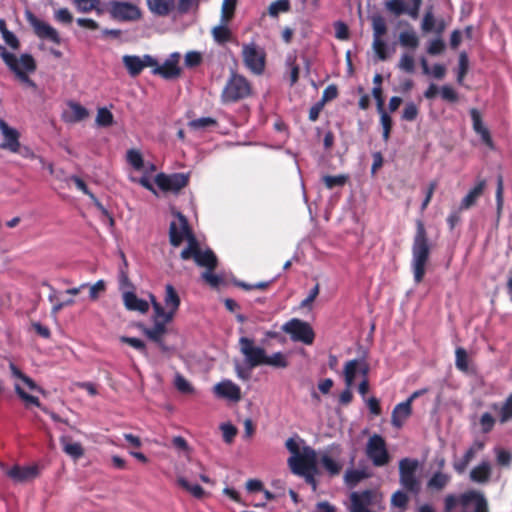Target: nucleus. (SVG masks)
Listing matches in <instances>:
<instances>
[{
  "mask_svg": "<svg viewBox=\"0 0 512 512\" xmlns=\"http://www.w3.org/2000/svg\"><path fill=\"white\" fill-rule=\"evenodd\" d=\"M411 267L414 282L419 284L426 274V266L430 258V244L425 225L422 220L416 221V232L412 244Z\"/></svg>",
  "mask_w": 512,
  "mask_h": 512,
  "instance_id": "obj_1",
  "label": "nucleus"
},
{
  "mask_svg": "<svg viewBox=\"0 0 512 512\" xmlns=\"http://www.w3.org/2000/svg\"><path fill=\"white\" fill-rule=\"evenodd\" d=\"M0 57L11 72L23 83L35 87L34 81L29 78V73H34L37 69L36 61L31 54H22L17 58L15 54L6 50L0 44Z\"/></svg>",
  "mask_w": 512,
  "mask_h": 512,
  "instance_id": "obj_2",
  "label": "nucleus"
},
{
  "mask_svg": "<svg viewBox=\"0 0 512 512\" xmlns=\"http://www.w3.org/2000/svg\"><path fill=\"white\" fill-rule=\"evenodd\" d=\"M457 505L462 507L461 512H489L486 497L476 490L462 493L459 497L452 494L447 495L444 500V512H452Z\"/></svg>",
  "mask_w": 512,
  "mask_h": 512,
  "instance_id": "obj_3",
  "label": "nucleus"
},
{
  "mask_svg": "<svg viewBox=\"0 0 512 512\" xmlns=\"http://www.w3.org/2000/svg\"><path fill=\"white\" fill-rule=\"evenodd\" d=\"M252 93L250 82L243 75L231 73L221 93L223 103H235L247 98Z\"/></svg>",
  "mask_w": 512,
  "mask_h": 512,
  "instance_id": "obj_4",
  "label": "nucleus"
},
{
  "mask_svg": "<svg viewBox=\"0 0 512 512\" xmlns=\"http://www.w3.org/2000/svg\"><path fill=\"white\" fill-rule=\"evenodd\" d=\"M418 468L417 459L403 458L399 461V483L406 492L415 496L421 491V481L416 475Z\"/></svg>",
  "mask_w": 512,
  "mask_h": 512,
  "instance_id": "obj_5",
  "label": "nucleus"
},
{
  "mask_svg": "<svg viewBox=\"0 0 512 512\" xmlns=\"http://www.w3.org/2000/svg\"><path fill=\"white\" fill-rule=\"evenodd\" d=\"M242 59L246 68L255 75H261L266 67V52L256 43L242 45Z\"/></svg>",
  "mask_w": 512,
  "mask_h": 512,
  "instance_id": "obj_6",
  "label": "nucleus"
},
{
  "mask_svg": "<svg viewBox=\"0 0 512 512\" xmlns=\"http://www.w3.org/2000/svg\"><path fill=\"white\" fill-rule=\"evenodd\" d=\"M365 454L375 467L386 466L391 460L386 441L379 434H373L368 439Z\"/></svg>",
  "mask_w": 512,
  "mask_h": 512,
  "instance_id": "obj_7",
  "label": "nucleus"
},
{
  "mask_svg": "<svg viewBox=\"0 0 512 512\" xmlns=\"http://www.w3.org/2000/svg\"><path fill=\"white\" fill-rule=\"evenodd\" d=\"M282 331L290 335L294 342H301L305 345H312L315 339V332L312 326L301 319L292 318L282 326Z\"/></svg>",
  "mask_w": 512,
  "mask_h": 512,
  "instance_id": "obj_8",
  "label": "nucleus"
},
{
  "mask_svg": "<svg viewBox=\"0 0 512 512\" xmlns=\"http://www.w3.org/2000/svg\"><path fill=\"white\" fill-rule=\"evenodd\" d=\"M165 298L164 302L168 311H165L163 306L156 300L153 295H150L152 307L156 317L165 318L166 322H171L175 312L178 310L180 305V297L175 290V288L171 284H167L165 287Z\"/></svg>",
  "mask_w": 512,
  "mask_h": 512,
  "instance_id": "obj_9",
  "label": "nucleus"
},
{
  "mask_svg": "<svg viewBox=\"0 0 512 512\" xmlns=\"http://www.w3.org/2000/svg\"><path fill=\"white\" fill-rule=\"evenodd\" d=\"M288 465L295 475H306L308 472H316L317 454L310 446H304L302 453L291 456Z\"/></svg>",
  "mask_w": 512,
  "mask_h": 512,
  "instance_id": "obj_10",
  "label": "nucleus"
},
{
  "mask_svg": "<svg viewBox=\"0 0 512 512\" xmlns=\"http://www.w3.org/2000/svg\"><path fill=\"white\" fill-rule=\"evenodd\" d=\"M156 185L163 192H171L178 194L189 183V174L173 173L165 174L158 173L154 179Z\"/></svg>",
  "mask_w": 512,
  "mask_h": 512,
  "instance_id": "obj_11",
  "label": "nucleus"
},
{
  "mask_svg": "<svg viewBox=\"0 0 512 512\" xmlns=\"http://www.w3.org/2000/svg\"><path fill=\"white\" fill-rule=\"evenodd\" d=\"M109 13L111 18L117 21H137L142 13L139 7L131 2L114 0L109 3Z\"/></svg>",
  "mask_w": 512,
  "mask_h": 512,
  "instance_id": "obj_12",
  "label": "nucleus"
},
{
  "mask_svg": "<svg viewBox=\"0 0 512 512\" xmlns=\"http://www.w3.org/2000/svg\"><path fill=\"white\" fill-rule=\"evenodd\" d=\"M25 17L38 38L49 40L57 45L61 43L58 31L50 24L36 17L31 11H26Z\"/></svg>",
  "mask_w": 512,
  "mask_h": 512,
  "instance_id": "obj_13",
  "label": "nucleus"
},
{
  "mask_svg": "<svg viewBox=\"0 0 512 512\" xmlns=\"http://www.w3.org/2000/svg\"><path fill=\"white\" fill-rule=\"evenodd\" d=\"M240 352L244 355L250 368L264 365L266 351L254 345V340L248 337L239 339Z\"/></svg>",
  "mask_w": 512,
  "mask_h": 512,
  "instance_id": "obj_14",
  "label": "nucleus"
},
{
  "mask_svg": "<svg viewBox=\"0 0 512 512\" xmlns=\"http://www.w3.org/2000/svg\"><path fill=\"white\" fill-rule=\"evenodd\" d=\"M178 221H172L169 226V241L173 247H178L184 239L193 235L187 218L181 212H175Z\"/></svg>",
  "mask_w": 512,
  "mask_h": 512,
  "instance_id": "obj_15",
  "label": "nucleus"
},
{
  "mask_svg": "<svg viewBox=\"0 0 512 512\" xmlns=\"http://www.w3.org/2000/svg\"><path fill=\"white\" fill-rule=\"evenodd\" d=\"M122 62L131 77H137L146 67H154L157 65V60L149 54H145L143 57L124 55Z\"/></svg>",
  "mask_w": 512,
  "mask_h": 512,
  "instance_id": "obj_16",
  "label": "nucleus"
},
{
  "mask_svg": "<svg viewBox=\"0 0 512 512\" xmlns=\"http://www.w3.org/2000/svg\"><path fill=\"white\" fill-rule=\"evenodd\" d=\"M369 371L370 366L365 358L347 361L344 366V379L347 387L353 385L357 373L361 374L363 379H368Z\"/></svg>",
  "mask_w": 512,
  "mask_h": 512,
  "instance_id": "obj_17",
  "label": "nucleus"
},
{
  "mask_svg": "<svg viewBox=\"0 0 512 512\" xmlns=\"http://www.w3.org/2000/svg\"><path fill=\"white\" fill-rule=\"evenodd\" d=\"M14 389L18 397L25 403L26 408H29L30 406H36L45 414L49 415L54 422H60L65 425H69V421L67 419L61 418L58 414L43 406L37 397L25 392V390L19 384H15Z\"/></svg>",
  "mask_w": 512,
  "mask_h": 512,
  "instance_id": "obj_18",
  "label": "nucleus"
},
{
  "mask_svg": "<svg viewBox=\"0 0 512 512\" xmlns=\"http://www.w3.org/2000/svg\"><path fill=\"white\" fill-rule=\"evenodd\" d=\"M375 492L371 489H366L361 492H352L350 494L351 506L350 512H374L368 507L373 504Z\"/></svg>",
  "mask_w": 512,
  "mask_h": 512,
  "instance_id": "obj_19",
  "label": "nucleus"
},
{
  "mask_svg": "<svg viewBox=\"0 0 512 512\" xmlns=\"http://www.w3.org/2000/svg\"><path fill=\"white\" fill-rule=\"evenodd\" d=\"M0 130L4 138L0 147L13 153H18L20 150L19 132L10 127L3 119H0Z\"/></svg>",
  "mask_w": 512,
  "mask_h": 512,
  "instance_id": "obj_20",
  "label": "nucleus"
},
{
  "mask_svg": "<svg viewBox=\"0 0 512 512\" xmlns=\"http://www.w3.org/2000/svg\"><path fill=\"white\" fill-rule=\"evenodd\" d=\"M6 475L14 482L23 483L33 480L39 476V467L37 465L19 466L14 465L6 471Z\"/></svg>",
  "mask_w": 512,
  "mask_h": 512,
  "instance_id": "obj_21",
  "label": "nucleus"
},
{
  "mask_svg": "<svg viewBox=\"0 0 512 512\" xmlns=\"http://www.w3.org/2000/svg\"><path fill=\"white\" fill-rule=\"evenodd\" d=\"M215 394L224 399L238 402L241 399V389L230 380H224L214 386Z\"/></svg>",
  "mask_w": 512,
  "mask_h": 512,
  "instance_id": "obj_22",
  "label": "nucleus"
},
{
  "mask_svg": "<svg viewBox=\"0 0 512 512\" xmlns=\"http://www.w3.org/2000/svg\"><path fill=\"white\" fill-rule=\"evenodd\" d=\"M486 188V180L479 179L473 188L461 200L459 210H468L476 205L478 199L483 195Z\"/></svg>",
  "mask_w": 512,
  "mask_h": 512,
  "instance_id": "obj_23",
  "label": "nucleus"
},
{
  "mask_svg": "<svg viewBox=\"0 0 512 512\" xmlns=\"http://www.w3.org/2000/svg\"><path fill=\"white\" fill-rule=\"evenodd\" d=\"M412 414V405L409 403V401H404L399 404H397L391 415V423L396 428H401L405 421L411 416Z\"/></svg>",
  "mask_w": 512,
  "mask_h": 512,
  "instance_id": "obj_24",
  "label": "nucleus"
},
{
  "mask_svg": "<svg viewBox=\"0 0 512 512\" xmlns=\"http://www.w3.org/2000/svg\"><path fill=\"white\" fill-rule=\"evenodd\" d=\"M166 322L165 318L156 317L154 313V326L151 328L144 327L142 329L143 334L153 342H160L163 335L166 333Z\"/></svg>",
  "mask_w": 512,
  "mask_h": 512,
  "instance_id": "obj_25",
  "label": "nucleus"
},
{
  "mask_svg": "<svg viewBox=\"0 0 512 512\" xmlns=\"http://www.w3.org/2000/svg\"><path fill=\"white\" fill-rule=\"evenodd\" d=\"M148 9L156 16L166 17L175 10V0H146Z\"/></svg>",
  "mask_w": 512,
  "mask_h": 512,
  "instance_id": "obj_26",
  "label": "nucleus"
},
{
  "mask_svg": "<svg viewBox=\"0 0 512 512\" xmlns=\"http://www.w3.org/2000/svg\"><path fill=\"white\" fill-rule=\"evenodd\" d=\"M152 73L160 75L162 78L170 80L179 77L181 69L178 67L176 61L167 60L162 65L152 67Z\"/></svg>",
  "mask_w": 512,
  "mask_h": 512,
  "instance_id": "obj_27",
  "label": "nucleus"
},
{
  "mask_svg": "<svg viewBox=\"0 0 512 512\" xmlns=\"http://www.w3.org/2000/svg\"><path fill=\"white\" fill-rule=\"evenodd\" d=\"M491 464L488 461H482L470 471V480L474 483L484 484L491 478Z\"/></svg>",
  "mask_w": 512,
  "mask_h": 512,
  "instance_id": "obj_28",
  "label": "nucleus"
},
{
  "mask_svg": "<svg viewBox=\"0 0 512 512\" xmlns=\"http://www.w3.org/2000/svg\"><path fill=\"white\" fill-rule=\"evenodd\" d=\"M123 302L127 310L146 313L149 310L147 301L140 299L134 292H125Z\"/></svg>",
  "mask_w": 512,
  "mask_h": 512,
  "instance_id": "obj_29",
  "label": "nucleus"
},
{
  "mask_svg": "<svg viewBox=\"0 0 512 512\" xmlns=\"http://www.w3.org/2000/svg\"><path fill=\"white\" fill-rule=\"evenodd\" d=\"M68 106L70 108V112L65 113L63 115V118L66 122H69V123L80 122V121L86 119L89 115L88 110L79 103L69 102Z\"/></svg>",
  "mask_w": 512,
  "mask_h": 512,
  "instance_id": "obj_30",
  "label": "nucleus"
},
{
  "mask_svg": "<svg viewBox=\"0 0 512 512\" xmlns=\"http://www.w3.org/2000/svg\"><path fill=\"white\" fill-rule=\"evenodd\" d=\"M371 477L367 469H348L344 474V482L350 488H354L364 479Z\"/></svg>",
  "mask_w": 512,
  "mask_h": 512,
  "instance_id": "obj_31",
  "label": "nucleus"
},
{
  "mask_svg": "<svg viewBox=\"0 0 512 512\" xmlns=\"http://www.w3.org/2000/svg\"><path fill=\"white\" fill-rule=\"evenodd\" d=\"M195 262L201 267L207 268V270H215L218 264V260L214 252L210 249L205 251H199L195 257Z\"/></svg>",
  "mask_w": 512,
  "mask_h": 512,
  "instance_id": "obj_32",
  "label": "nucleus"
},
{
  "mask_svg": "<svg viewBox=\"0 0 512 512\" xmlns=\"http://www.w3.org/2000/svg\"><path fill=\"white\" fill-rule=\"evenodd\" d=\"M9 369L13 377L20 379L30 390L44 394V389L36 384V382L24 374L13 362L9 364Z\"/></svg>",
  "mask_w": 512,
  "mask_h": 512,
  "instance_id": "obj_33",
  "label": "nucleus"
},
{
  "mask_svg": "<svg viewBox=\"0 0 512 512\" xmlns=\"http://www.w3.org/2000/svg\"><path fill=\"white\" fill-rule=\"evenodd\" d=\"M60 442L63 445V451L74 459H79L84 455V449L80 443H70L66 436L60 437Z\"/></svg>",
  "mask_w": 512,
  "mask_h": 512,
  "instance_id": "obj_34",
  "label": "nucleus"
},
{
  "mask_svg": "<svg viewBox=\"0 0 512 512\" xmlns=\"http://www.w3.org/2000/svg\"><path fill=\"white\" fill-rule=\"evenodd\" d=\"M321 466L330 476H337L342 470V464L330 457L328 454H323L320 458Z\"/></svg>",
  "mask_w": 512,
  "mask_h": 512,
  "instance_id": "obj_35",
  "label": "nucleus"
},
{
  "mask_svg": "<svg viewBox=\"0 0 512 512\" xmlns=\"http://www.w3.org/2000/svg\"><path fill=\"white\" fill-rule=\"evenodd\" d=\"M450 476L448 474H444L440 471L435 472L432 477L427 482V487L429 489H434L437 491L442 490L449 483Z\"/></svg>",
  "mask_w": 512,
  "mask_h": 512,
  "instance_id": "obj_36",
  "label": "nucleus"
},
{
  "mask_svg": "<svg viewBox=\"0 0 512 512\" xmlns=\"http://www.w3.org/2000/svg\"><path fill=\"white\" fill-rule=\"evenodd\" d=\"M227 23L223 25L215 26L212 29V36L215 42L218 44H225L232 39V32L226 25Z\"/></svg>",
  "mask_w": 512,
  "mask_h": 512,
  "instance_id": "obj_37",
  "label": "nucleus"
},
{
  "mask_svg": "<svg viewBox=\"0 0 512 512\" xmlns=\"http://www.w3.org/2000/svg\"><path fill=\"white\" fill-rule=\"evenodd\" d=\"M373 29V39H381L387 33L385 19L380 14H374L371 17Z\"/></svg>",
  "mask_w": 512,
  "mask_h": 512,
  "instance_id": "obj_38",
  "label": "nucleus"
},
{
  "mask_svg": "<svg viewBox=\"0 0 512 512\" xmlns=\"http://www.w3.org/2000/svg\"><path fill=\"white\" fill-rule=\"evenodd\" d=\"M495 198H496V220H497V222H499L502 217V211H503V206H504V185H503L502 176H499L497 179Z\"/></svg>",
  "mask_w": 512,
  "mask_h": 512,
  "instance_id": "obj_39",
  "label": "nucleus"
},
{
  "mask_svg": "<svg viewBox=\"0 0 512 512\" xmlns=\"http://www.w3.org/2000/svg\"><path fill=\"white\" fill-rule=\"evenodd\" d=\"M399 43L402 47L416 49L419 46V38L413 30L403 31L399 34Z\"/></svg>",
  "mask_w": 512,
  "mask_h": 512,
  "instance_id": "obj_40",
  "label": "nucleus"
},
{
  "mask_svg": "<svg viewBox=\"0 0 512 512\" xmlns=\"http://www.w3.org/2000/svg\"><path fill=\"white\" fill-rule=\"evenodd\" d=\"M385 9L391 15L399 17L406 13L407 3L404 0H388L385 2Z\"/></svg>",
  "mask_w": 512,
  "mask_h": 512,
  "instance_id": "obj_41",
  "label": "nucleus"
},
{
  "mask_svg": "<svg viewBox=\"0 0 512 512\" xmlns=\"http://www.w3.org/2000/svg\"><path fill=\"white\" fill-rule=\"evenodd\" d=\"M187 240L188 246L181 251L180 256L183 260H188L190 258L195 260V257L200 251L199 244L194 235L190 236Z\"/></svg>",
  "mask_w": 512,
  "mask_h": 512,
  "instance_id": "obj_42",
  "label": "nucleus"
},
{
  "mask_svg": "<svg viewBox=\"0 0 512 512\" xmlns=\"http://www.w3.org/2000/svg\"><path fill=\"white\" fill-rule=\"evenodd\" d=\"M403 488L401 490L395 491L391 496V504L392 506L399 508L402 511H405L408 507L409 497Z\"/></svg>",
  "mask_w": 512,
  "mask_h": 512,
  "instance_id": "obj_43",
  "label": "nucleus"
},
{
  "mask_svg": "<svg viewBox=\"0 0 512 512\" xmlns=\"http://www.w3.org/2000/svg\"><path fill=\"white\" fill-rule=\"evenodd\" d=\"M237 0H223L221 8V21L223 23L230 22L235 14Z\"/></svg>",
  "mask_w": 512,
  "mask_h": 512,
  "instance_id": "obj_44",
  "label": "nucleus"
},
{
  "mask_svg": "<svg viewBox=\"0 0 512 512\" xmlns=\"http://www.w3.org/2000/svg\"><path fill=\"white\" fill-rule=\"evenodd\" d=\"M177 483L180 487L191 493L195 498H202L204 496V489L198 484H191L186 478L179 477Z\"/></svg>",
  "mask_w": 512,
  "mask_h": 512,
  "instance_id": "obj_45",
  "label": "nucleus"
},
{
  "mask_svg": "<svg viewBox=\"0 0 512 512\" xmlns=\"http://www.w3.org/2000/svg\"><path fill=\"white\" fill-rule=\"evenodd\" d=\"M264 365L272 366L275 368H286L288 361L282 352H276L271 356L265 355Z\"/></svg>",
  "mask_w": 512,
  "mask_h": 512,
  "instance_id": "obj_46",
  "label": "nucleus"
},
{
  "mask_svg": "<svg viewBox=\"0 0 512 512\" xmlns=\"http://www.w3.org/2000/svg\"><path fill=\"white\" fill-rule=\"evenodd\" d=\"M455 366L461 372H467L469 369L468 354L462 347H458L455 350Z\"/></svg>",
  "mask_w": 512,
  "mask_h": 512,
  "instance_id": "obj_47",
  "label": "nucleus"
},
{
  "mask_svg": "<svg viewBox=\"0 0 512 512\" xmlns=\"http://www.w3.org/2000/svg\"><path fill=\"white\" fill-rule=\"evenodd\" d=\"M475 458L473 451H469L468 449L464 453L463 457L459 460H455L453 462V468L458 474H463L470 462Z\"/></svg>",
  "mask_w": 512,
  "mask_h": 512,
  "instance_id": "obj_48",
  "label": "nucleus"
},
{
  "mask_svg": "<svg viewBox=\"0 0 512 512\" xmlns=\"http://www.w3.org/2000/svg\"><path fill=\"white\" fill-rule=\"evenodd\" d=\"M99 3V0H74V5L77 11L81 13H88L93 10H96L98 13H101V10L98 9Z\"/></svg>",
  "mask_w": 512,
  "mask_h": 512,
  "instance_id": "obj_49",
  "label": "nucleus"
},
{
  "mask_svg": "<svg viewBox=\"0 0 512 512\" xmlns=\"http://www.w3.org/2000/svg\"><path fill=\"white\" fill-rule=\"evenodd\" d=\"M512 420V393L503 402L499 411V421L504 424Z\"/></svg>",
  "mask_w": 512,
  "mask_h": 512,
  "instance_id": "obj_50",
  "label": "nucleus"
},
{
  "mask_svg": "<svg viewBox=\"0 0 512 512\" xmlns=\"http://www.w3.org/2000/svg\"><path fill=\"white\" fill-rule=\"evenodd\" d=\"M290 10L289 0H276L269 5L268 13L271 17H277L279 13H285Z\"/></svg>",
  "mask_w": 512,
  "mask_h": 512,
  "instance_id": "obj_51",
  "label": "nucleus"
},
{
  "mask_svg": "<svg viewBox=\"0 0 512 512\" xmlns=\"http://www.w3.org/2000/svg\"><path fill=\"white\" fill-rule=\"evenodd\" d=\"M380 114V123L383 129L382 137L385 142H387L390 138L393 121L391 116L384 110L383 112H379Z\"/></svg>",
  "mask_w": 512,
  "mask_h": 512,
  "instance_id": "obj_52",
  "label": "nucleus"
},
{
  "mask_svg": "<svg viewBox=\"0 0 512 512\" xmlns=\"http://www.w3.org/2000/svg\"><path fill=\"white\" fill-rule=\"evenodd\" d=\"M322 180H323V183L326 186V188L333 189L334 187H337V186H340V187L344 186L348 181V176L347 175H336V176L325 175L322 178Z\"/></svg>",
  "mask_w": 512,
  "mask_h": 512,
  "instance_id": "obj_53",
  "label": "nucleus"
},
{
  "mask_svg": "<svg viewBox=\"0 0 512 512\" xmlns=\"http://www.w3.org/2000/svg\"><path fill=\"white\" fill-rule=\"evenodd\" d=\"M127 161L135 170H142L144 167V160L142 154L135 149L127 151Z\"/></svg>",
  "mask_w": 512,
  "mask_h": 512,
  "instance_id": "obj_54",
  "label": "nucleus"
},
{
  "mask_svg": "<svg viewBox=\"0 0 512 512\" xmlns=\"http://www.w3.org/2000/svg\"><path fill=\"white\" fill-rule=\"evenodd\" d=\"M495 423H496V420L491 413H489V412L483 413L479 419V425L481 428V432L484 434L490 433L493 430Z\"/></svg>",
  "mask_w": 512,
  "mask_h": 512,
  "instance_id": "obj_55",
  "label": "nucleus"
},
{
  "mask_svg": "<svg viewBox=\"0 0 512 512\" xmlns=\"http://www.w3.org/2000/svg\"><path fill=\"white\" fill-rule=\"evenodd\" d=\"M174 385L176 389L183 394H192L194 392V388L190 382L179 373L175 376Z\"/></svg>",
  "mask_w": 512,
  "mask_h": 512,
  "instance_id": "obj_56",
  "label": "nucleus"
},
{
  "mask_svg": "<svg viewBox=\"0 0 512 512\" xmlns=\"http://www.w3.org/2000/svg\"><path fill=\"white\" fill-rule=\"evenodd\" d=\"M113 114L107 108H100L97 112L96 122L99 126L108 127L113 124Z\"/></svg>",
  "mask_w": 512,
  "mask_h": 512,
  "instance_id": "obj_57",
  "label": "nucleus"
},
{
  "mask_svg": "<svg viewBox=\"0 0 512 512\" xmlns=\"http://www.w3.org/2000/svg\"><path fill=\"white\" fill-rule=\"evenodd\" d=\"M398 68L406 73H413L415 71V61L412 55L404 53L398 63Z\"/></svg>",
  "mask_w": 512,
  "mask_h": 512,
  "instance_id": "obj_58",
  "label": "nucleus"
},
{
  "mask_svg": "<svg viewBox=\"0 0 512 512\" xmlns=\"http://www.w3.org/2000/svg\"><path fill=\"white\" fill-rule=\"evenodd\" d=\"M469 69V59L466 52H461L459 55V69L457 74V82L461 84L464 80Z\"/></svg>",
  "mask_w": 512,
  "mask_h": 512,
  "instance_id": "obj_59",
  "label": "nucleus"
},
{
  "mask_svg": "<svg viewBox=\"0 0 512 512\" xmlns=\"http://www.w3.org/2000/svg\"><path fill=\"white\" fill-rule=\"evenodd\" d=\"M217 121L216 119L212 117H201L198 119H194L189 122V126L192 129L199 130V129H205L207 127L216 126Z\"/></svg>",
  "mask_w": 512,
  "mask_h": 512,
  "instance_id": "obj_60",
  "label": "nucleus"
},
{
  "mask_svg": "<svg viewBox=\"0 0 512 512\" xmlns=\"http://www.w3.org/2000/svg\"><path fill=\"white\" fill-rule=\"evenodd\" d=\"M435 24H436V19L433 14L432 7H430L424 14V17H423L422 23H421V29L425 33L432 32Z\"/></svg>",
  "mask_w": 512,
  "mask_h": 512,
  "instance_id": "obj_61",
  "label": "nucleus"
},
{
  "mask_svg": "<svg viewBox=\"0 0 512 512\" xmlns=\"http://www.w3.org/2000/svg\"><path fill=\"white\" fill-rule=\"evenodd\" d=\"M120 341L122 343L128 344L129 346L133 347L134 349L138 350L140 353L144 355L147 354L146 345L141 339L128 336H121Z\"/></svg>",
  "mask_w": 512,
  "mask_h": 512,
  "instance_id": "obj_62",
  "label": "nucleus"
},
{
  "mask_svg": "<svg viewBox=\"0 0 512 512\" xmlns=\"http://www.w3.org/2000/svg\"><path fill=\"white\" fill-rule=\"evenodd\" d=\"M419 114V109L415 103L409 102L405 105L402 112V119L405 121L412 122L416 120Z\"/></svg>",
  "mask_w": 512,
  "mask_h": 512,
  "instance_id": "obj_63",
  "label": "nucleus"
},
{
  "mask_svg": "<svg viewBox=\"0 0 512 512\" xmlns=\"http://www.w3.org/2000/svg\"><path fill=\"white\" fill-rule=\"evenodd\" d=\"M220 429L223 434V440L228 444L232 443L237 435V428L230 423H224L220 426Z\"/></svg>",
  "mask_w": 512,
  "mask_h": 512,
  "instance_id": "obj_64",
  "label": "nucleus"
}]
</instances>
